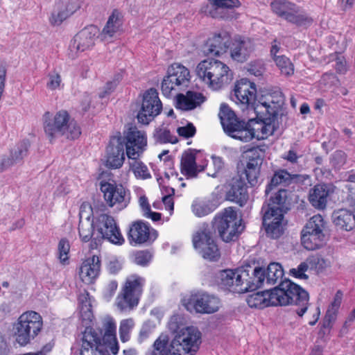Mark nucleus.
I'll return each mask as SVG.
<instances>
[{"mask_svg":"<svg viewBox=\"0 0 355 355\" xmlns=\"http://www.w3.org/2000/svg\"><path fill=\"white\" fill-rule=\"evenodd\" d=\"M173 316L168 323L169 329L175 332L174 338L169 346L168 338L161 335L153 344V350L147 355H195L201 343V333L193 327H187L179 330Z\"/></svg>","mask_w":355,"mask_h":355,"instance_id":"obj_1","label":"nucleus"},{"mask_svg":"<svg viewBox=\"0 0 355 355\" xmlns=\"http://www.w3.org/2000/svg\"><path fill=\"white\" fill-rule=\"evenodd\" d=\"M42 120L44 132L51 141L61 136L73 140L81 135L80 127L74 119H71L65 110L58 112L53 116L49 112H46Z\"/></svg>","mask_w":355,"mask_h":355,"instance_id":"obj_2","label":"nucleus"},{"mask_svg":"<svg viewBox=\"0 0 355 355\" xmlns=\"http://www.w3.org/2000/svg\"><path fill=\"white\" fill-rule=\"evenodd\" d=\"M218 116L223 130L229 137L243 142L250 141L255 137L257 129L253 127L255 119L247 122L240 120L225 103L220 105Z\"/></svg>","mask_w":355,"mask_h":355,"instance_id":"obj_3","label":"nucleus"},{"mask_svg":"<svg viewBox=\"0 0 355 355\" xmlns=\"http://www.w3.org/2000/svg\"><path fill=\"white\" fill-rule=\"evenodd\" d=\"M196 73L200 80L214 90L229 84L232 79L229 67L223 62L214 59L201 61L196 67Z\"/></svg>","mask_w":355,"mask_h":355,"instance_id":"obj_4","label":"nucleus"},{"mask_svg":"<svg viewBox=\"0 0 355 355\" xmlns=\"http://www.w3.org/2000/svg\"><path fill=\"white\" fill-rule=\"evenodd\" d=\"M275 294L278 306L295 304L301 306L296 310L299 316H302L308 309L309 295L307 291L288 279L282 281L275 287Z\"/></svg>","mask_w":355,"mask_h":355,"instance_id":"obj_5","label":"nucleus"},{"mask_svg":"<svg viewBox=\"0 0 355 355\" xmlns=\"http://www.w3.org/2000/svg\"><path fill=\"white\" fill-rule=\"evenodd\" d=\"M241 222L233 208L227 207L215 216L211 228L214 232L218 231L223 241L228 243L236 240L243 231L244 226Z\"/></svg>","mask_w":355,"mask_h":355,"instance_id":"obj_6","label":"nucleus"},{"mask_svg":"<svg viewBox=\"0 0 355 355\" xmlns=\"http://www.w3.org/2000/svg\"><path fill=\"white\" fill-rule=\"evenodd\" d=\"M43 326L41 315L35 311L22 313L13 324L14 336L20 346H26L41 331Z\"/></svg>","mask_w":355,"mask_h":355,"instance_id":"obj_7","label":"nucleus"},{"mask_svg":"<svg viewBox=\"0 0 355 355\" xmlns=\"http://www.w3.org/2000/svg\"><path fill=\"white\" fill-rule=\"evenodd\" d=\"M182 304L190 312L194 311L198 313L211 314L219 309L220 300L214 295L198 291L184 297Z\"/></svg>","mask_w":355,"mask_h":355,"instance_id":"obj_8","label":"nucleus"},{"mask_svg":"<svg viewBox=\"0 0 355 355\" xmlns=\"http://www.w3.org/2000/svg\"><path fill=\"white\" fill-rule=\"evenodd\" d=\"M96 230L94 243L98 245L103 239L116 245H122L125 240L114 218L106 214L99 215L94 220Z\"/></svg>","mask_w":355,"mask_h":355,"instance_id":"obj_9","label":"nucleus"},{"mask_svg":"<svg viewBox=\"0 0 355 355\" xmlns=\"http://www.w3.org/2000/svg\"><path fill=\"white\" fill-rule=\"evenodd\" d=\"M257 114V119L253 123V127H255V137L257 139H265L274 134L277 129V119L278 113L277 110L270 108V106L266 103L261 105H257L254 108Z\"/></svg>","mask_w":355,"mask_h":355,"instance_id":"obj_10","label":"nucleus"},{"mask_svg":"<svg viewBox=\"0 0 355 355\" xmlns=\"http://www.w3.org/2000/svg\"><path fill=\"white\" fill-rule=\"evenodd\" d=\"M144 279L132 275L128 277L117 297V306L121 311L132 310L137 306L142 293Z\"/></svg>","mask_w":355,"mask_h":355,"instance_id":"obj_11","label":"nucleus"},{"mask_svg":"<svg viewBox=\"0 0 355 355\" xmlns=\"http://www.w3.org/2000/svg\"><path fill=\"white\" fill-rule=\"evenodd\" d=\"M101 191L103 198L110 207H115L121 211L129 205L130 202V192L121 184L116 182H101Z\"/></svg>","mask_w":355,"mask_h":355,"instance_id":"obj_12","label":"nucleus"},{"mask_svg":"<svg viewBox=\"0 0 355 355\" xmlns=\"http://www.w3.org/2000/svg\"><path fill=\"white\" fill-rule=\"evenodd\" d=\"M190 82V72L184 66L174 63L167 70V75L164 78L161 89L162 94L169 97L175 87H187Z\"/></svg>","mask_w":355,"mask_h":355,"instance_id":"obj_13","label":"nucleus"},{"mask_svg":"<svg viewBox=\"0 0 355 355\" xmlns=\"http://www.w3.org/2000/svg\"><path fill=\"white\" fill-rule=\"evenodd\" d=\"M238 282L242 284V293L253 291L260 288L266 278L265 268L255 266L254 263H246L239 267Z\"/></svg>","mask_w":355,"mask_h":355,"instance_id":"obj_14","label":"nucleus"},{"mask_svg":"<svg viewBox=\"0 0 355 355\" xmlns=\"http://www.w3.org/2000/svg\"><path fill=\"white\" fill-rule=\"evenodd\" d=\"M162 110V103L159 98L156 89L150 88L143 95L141 107L137 113V119L139 123L148 125Z\"/></svg>","mask_w":355,"mask_h":355,"instance_id":"obj_15","label":"nucleus"},{"mask_svg":"<svg viewBox=\"0 0 355 355\" xmlns=\"http://www.w3.org/2000/svg\"><path fill=\"white\" fill-rule=\"evenodd\" d=\"M272 11L289 22L297 26L306 24L308 16L295 4L286 1L276 0L271 3Z\"/></svg>","mask_w":355,"mask_h":355,"instance_id":"obj_16","label":"nucleus"},{"mask_svg":"<svg viewBox=\"0 0 355 355\" xmlns=\"http://www.w3.org/2000/svg\"><path fill=\"white\" fill-rule=\"evenodd\" d=\"M248 159L245 168V174L248 183L254 187L258 183L260 169L265 157V150L259 146L252 147L244 152Z\"/></svg>","mask_w":355,"mask_h":355,"instance_id":"obj_17","label":"nucleus"},{"mask_svg":"<svg viewBox=\"0 0 355 355\" xmlns=\"http://www.w3.org/2000/svg\"><path fill=\"white\" fill-rule=\"evenodd\" d=\"M98 28L91 25L79 31L72 40L69 45V55L73 59L79 52L89 50L94 46L98 37Z\"/></svg>","mask_w":355,"mask_h":355,"instance_id":"obj_18","label":"nucleus"},{"mask_svg":"<svg viewBox=\"0 0 355 355\" xmlns=\"http://www.w3.org/2000/svg\"><path fill=\"white\" fill-rule=\"evenodd\" d=\"M157 232L150 228L148 223L141 220L133 222L129 227L128 239L130 244L152 243L157 237Z\"/></svg>","mask_w":355,"mask_h":355,"instance_id":"obj_19","label":"nucleus"},{"mask_svg":"<svg viewBox=\"0 0 355 355\" xmlns=\"http://www.w3.org/2000/svg\"><path fill=\"white\" fill-rule=\"evenodd\" d=\"M122 141L128 158L139 157L147 144L145 134L137 128H130L122 137Z\"/></svg>","mask_w":355,"mask_h":355,"instance_id":"obj_20","label":"nucleus"},{"mask_svg":"<svg viewBox=\"0 0 355 355\" xmlns=\"http://www.w3.org/2000/svg\"><path fill=\"white\" fill-rule=\"evenodd\" d=\"M262 212L263 213L262 223L266 236L272 239L280 238L284 234L287 225L284 214L271 213L269 211Z\"/></svg>","mask_w":355,"mask_h":355,"instance_id":"obj_21","label":"nucleus"},{"mask_svg":"<svg viewBox=\"0 0 355 355\" xmlns=\"http://www.w3.org/2000/svg\"><path fill=\"white\" fill-rule=\"evenodd\" d=\"M256 95L255 84L247 78H241L236 82L234 92L231 94V98L236 103L253 105L256 100Z\"/></svg>","mask_w":355,"mask_h":355,"instance_id":"obj_22","label":"nucleus"},{"mask_svg":"<svg viewBox=\"0 0 355 355\" xmlns=\"http://www.w3.org/2000/svg\"><path fill=\"white\" fill-rule=\"evenodd\" d=\"M80 355H110L101 339L92 329L86 328L82 338Z\"/></svg>","mask_w":355,"mask_h":355,"instance_id":"obj_23","label":"nucleus"},{"mask_svg":"<svg viewBox=\"0 0 355 355\" xmlns=\"http://www.w3.org/2000/svg\"><path fill=\"white\" fill-rule=\"evenodd\" d=\"M124 160L125 151L122 137H112L107 147L105 166L109 168H119L123 166Z\"/></svg>","mask_w":355,"mask_h":355,"instance_id":"obj_24","label":"nucleus"},{"mask_svg":"<svg viewBox=\"0 0 355 355\" xmlns=\"http://www.w3.org/2000/svg\"><path fill=\"white\" fill-rule=\"evenodd\" d=\"M229 47L232 58L239 62H245L254 50L253 41L241 35L234 36Z\"/></svg>","mask_w":355,"mask_h":355,"instance_id":"obj_25","label":"nucleus"},{"mask_svg":"<svg viewBox=\"0 0 355 355\" xmlns=\"http://www.w3.org/2000/svg\"><path fill=\"white\" fill-rule=\"evenodd\" d=\"M227 200L244 206L248 200V187L245 180L240 176L233 178L227 187Z\"/></svg>","mask_w":355,"mask_h":355,"instance_id":"obj_26","label":"nucleus"},{"mask_svg":"<svg viewBox=\"0 0 355 355\" xmlns=\"http://www.w3.org/2000/svg\"><path fill=\"white\" fill-rule=\"evenodd\" d=\"M82 4L81 0H61L58 1L51 14V24L53 26L60 25L64 20L79 10Z\"/></svg>","mask_w":355,"mask_h":355,"instance_id":"obj_27","label":"nucleus"},{"mask_svg":"<svg viewBox=\"0 0 355 355\" xmlns=\"http://www.w3.org/2000/svg\"><path fill=\"white\" fill-rule=\"evenodd\" d=\"M291 198L289 191L286 189H279L274 196H271L269 202L264 203L261 211H269L275 214H286L290 209Z\"/></svg>","mask_w":355,"mask_h":355,"instance_id":"obj_28","label":"nucleus"},{"mask_svg":"<svg viewBox=\"0 0 355 355\" xmlns=\"http://www.w3.org/2000/svg\"><path fill=\"white\" fill-rule=\"evenodd\" d=\"M327 223L320 214L312 216V250L323 247L329 238Z\"/></svg>","mask_w":355,"mask_h":355,"instance_id":"obj_29","label":"nucleus"},{"mask_svg":"<svg viewBox=\"0 0 355 355\" xmlns=\"http://www.w3.org/2000/svg\"><path fill=\"white\" fill-rule=\"evenodd\" d=\"M239 267L235 269H225L218 272L216 275L218 285L223 289L229 291L242 293L241 282H238L240 272H238Z\"/></svg>","mask_w":355,"mask_h":355,"instance_id":"obj_30","label":"nucleus"},{"mask_svg":"<svg viewBox=\"0 0 355 355\" xmlns=\"http://www.w3.org/2000/svg\"><path fill=\"white\" fill-rule=\"evenodd\" d=\"M207 98L202 93L187 91L185 94H178L175 96V107L183 111H190L200 107Z\"/></svg>","mask_w":355,"mask_h":355,"instance_id":"obj_31","label":"nucleus"},{"mask_svg":"<svg viewBox=\"0 0 355 355\" xmlns=\"http://www.w3.org/2000/svg\"><path fill=\"white\" fill-rule=\"evenodd\" d=\"M230 37L227 33L214 35L209 38L203 46V52L207 56H218L226 52L230 46Z\"/></svg>","mask_w":355,"mask_h":355,"instance_id":"obj_32","label":"nucleus"},{"mask_svg":"<svg viewBox=\"0 0 355 355\" xmlns=\"http://www.w3.org/2000/svg\"><path fill=\"white\" fill-rule=\"evenodd\" d=\"M240 5L239 0H208L202 11L213 18L229 19L232 17L223 14V10L238 8Z\"/></svg>","mask_w":355,"mask_h":355,"instance_id":"obj_33","label":"nucleus"},{"mask_svg":"<svg viewBox=\"0 0 355 355\" xmlns=\"http://www.w3.org/2000/svg\"><path fill=\"white\" fill-rule=\"evenodd\" d=\"M275 293V288L257 292L247 297V303L250 307L259 309L270 306H278Z\"/></svg>","mask_w":355,"mask_h":355,"instance_id":"obj_34","label":"nucleus"},{"mask_svg":"<svg viewBox=\"0 0 355 355\" xmlns=\"http://www.w3.org/2000/svg\"><path fill=\"white\" fill-rule=\"evenodd\" d=\"M100 268L101 261L99 257L93 255L83 262L80 268V277L83 282L90 284L98 276Z\"/></svg>","mask_w":355,"mask_h":355,"instance_id":"obj_35","label":"nucleus"},{"mask_svg":"<svg viewBox=\"0 0 355 355\" xmlns=\"http://www.w3.org/2000/svg\"><path fill=\"white\" fill-rule=\"evenodd\" d=\"M334 224L338 228L350 231L355 227V214L352 210L339 209L332 214Z\"/></svg>","mask_w":355,"mask_h":355,"instance_id":"obj_36","label":"nucleus"},{"mask_svg":"<svg viewBox=\"0 0 355 355\" xmlns=\"http://www.w3.org/2000/svg\"><path fill=\"white\" fill-rule=\"evenodd\" d=\"M329 189L327 184H317L312 193V206L318 209H324L327 206Z\"/></svg>","mask_w":355,"mask_h":355,"instance_id":"obj_37","label":"nucleus"},{"mask_svg":"<svg viewBox=\"0 0 355 355\" xmlns=\"http://www.w3.org/2000/svg\"><path fill=\"white\" fill-rule=\"evenodd\" d=\"M209 232L202 234V237L205 239H208V243H205V245L198 249L199 253L202 255L204 259H209L210 261H218L220 258V254L218 245L215 240H211L209 237Z\"/></svg>","mask_w":355,"mask_h":355,"instance_id":"obj_38","label":"nucleus"},{"mask_svg":"<svg viewBox=\"0 0 355 355\" xmlns=\"http://www.w3.org/2000/svg\"><path fill=\"white\" fill-rule=\"evenodd\" d=\"M297 177V175H291L286 170H279L275 171L272 177L270 182L266 188L265 193L268 195L274 187L280 184L288 185L291 183L292 180Z\"/></svg>","mask_w":355,"mask_h":355,"instance_id":"obj_39","label":"nucleus"},{"mask_svg":"<svg viewBox=\"0 0 355 355\" xmlns=\"http://www.w3.org/2000/svg\"><path fill=\"white\" fill-rule=\"evenodd\" d=\"M181 171L189 178L198 175L196 155L192 152H185L181 159Z\"/></svg>","mask_w":355,"mask_h":355,"instance_id":"obj_40","label":"nucleus"},{"mask_svg":"<svg viewBox=\"0 0 355 355\" xmlns=\"http://www.w3.org/2000/svg\"><path fill=\"white\" fill-rule=\"evenodd\" d=\"M116 13V11L114 10L112 15L110 16L106 25L101 32V37L103 40L112 37L121 26V21Z\"/></svg>","mask_w":355,"mask_h":355,"instance_id":"obj_41","label":"nucleus"},{"mask_svg":"<svg viewBox=\"0 0 355 355\" xmlns=\"http://www.w3.org/2000/svg\"><path fill=\"white\" fill-rule=\"evenodd\" d=\"M265 270V281L268 284H275L278 280H280V282L282 281V279L284 276V270L279 263H270Z\"/></svg>","mask_w":355,"mask_h":355,"instance_id":"obj_42","label":"nucleus"},{"mask_svg":"<svg viewBox=\"0 0 355 355\" xmlns=\"http://www.w3.org/2000/svg\"><path fill=\"white\" fill-rule=\"evenodd\" d=\"M96 226L94 220L90 221L89 217L86 218L85 221L80 220L78 225V233L81 240L83 242H88L95 237Z\"/></svg>","mask_w":355,"mask_h":355,"instance_id":"obj_43","label":"nucleus"},{"mask_svg":"<svg viewBox=\"0 0 355 355\" xmlns=\"http://www.w3.org/2000/svg\"><path fill=\"white\" fill-rule=\"evenodd\" d=\"M31 144L28 140H23L19 142L10 151V157H6L12 162V165L21 162L28 155Z\"/></svg>","mask_w":355,"mask_h":355,"instance_id":"obj_44","label":"nucleus"},{"mask_svg":"<svg viewBox=\"0 0 355 355\" xmlns=\"http://www.w3.org/2000/svg\"><path fill=\"white\" fill-rule=\"evenodd\" d=\"M205 232H209V237H210L211 240H215V232L213 231L212 228L209 227L208 225H204L193 235L192 241L195 249L198 250L205 245V243H208V239H205L201 236Z\"/></svg>","mask_w":355,"mask_h":355,"instance_id":"obj_45","label":"nucleus"},{"mask_svg":"<svg viewBox=\"0 0 355 355\" xmlns=\"http://www.w3.org/2000/svg\"><path fill=\"white\" fill-rule=\"evenodd\" d=\"M218 205L212 200L194 202L192 205V211L198 217H203L209 215L216 210Z\"/></svg>","mask_w":355,"mask_h":355,"instance_id":"obj_46","label":"nucleus"},{"mask_svg":"<svg viewBox=\"0 0 355 355\" xmlns=\"http://www.w3.org/2000/svg\"><path fill=\"white\" fill-rule=\"evenodd\" d=\"M80 313L83 320H92L93 313L92 311V304L89 298V293L85 292L79 297Z\"/></svg>","mask_w":355,"mask_h":355,"instance_id":"obj_47","label":"nucleus"},{"mask_svg":"<svg viewBox=\"0 0 355 355\" xmlns=\"http://www.w3.org/2000/svg\"><path fill=\"white\" fill-rule=\"evenodd\" d=\"M139 157L129 158L132 161L129 162L130 168L134 172L135 176L146 179L150 177L147 166L141 161L138 160Z\"/></svg>","mask_w":355,"mask_h":355,"instance_id":"obj_48","label":"nucleus"},{"mask_svg":"<svg viewBox=\"0 0 355 355\" xmlns=\"http://www.w3.org/2000/svg\"><path fill=\"white\" fill-rule=\"evenodd\" d=\"M153 137H154L156 143L175 144L176 142H178L177 137L175 136L172 135L170 130L166 128L156 129L153 134Z\"/></svg>","mask_w":355,"mask_h":355,"instance_id":"obj_49","label":"nucleus"},{"mask_svg":"<svg viewBox=\"0 0 355 355\" xmlns=\"http://www.w3.org/2000/svg\"><path fill=\"white\" fill-rule=\"evenodd\" d=\"M276 65L279 69L281 73L285 76H291L294 72V67L290 60L284 55L277 56L274 58Z\"/></svg>","mask_w":355,"mask_h":355,"instance_id":"obj_50","label":"nucleus"},{"mask_svg":"<svg viewBox=\"0 0 355 355\" xmlns=\"http://www.w3.org/2000/svg\"><path fill=\"white\" fill-rule=\"evenodd\" d=\"M329 266V259L320 254L312 256V270H314L318 275L324 273Z\"/></svg>","mask_w":355,"mask_h":355,"instance_id":"obj_51","label":"nucleus"},{"mask_svg":"<svg viewBox=\"0 0 355 355\" xmlns=\"http://www.w3.org/2000/svg\"><path fill=\"white\" fill-rule=\"evenodd\" d=\"M70 250V245L69 241L66 238L60 240L58 245V259L61 263L65 265L69 263V252Z\"/></svg>","mask_w":355,"mask_h":355,"instance_id":"obj_52","label":"nucleus"},{"mask_svg":"<svg viewBox=\"0 0 355 355\" xmlns=\"http://www.w3.org/2000/svg\"><path fill=\"white\" fill-rule=\"evenodd\" d=\"M339 80L337 76L333 73H326L323 74L320 80V85L324 90L331 89L334 86L338 85Z\"/></svg>","mask_w":355,"mask_h":355,"instance_id":"obj_53","label":"nucleus"},{"mask_svg":"<svg viewBox=\"0 0 355 355\" xmlns=\"http://www.w3.org/2000/svg\"><path fill=\"white\" fill-rule=\"evenodd\" d=\"M132 326L133 321L132 319L123 320L121 322L119 327V334L122 342L125 343L129 340V334Z\"/></svg>","mask_w":355,"mask_h":355,"instance_id":"obj_54","label":"nucleus"},{"mask_svg":"<svg viewBox=\"0 0 355 355\" xmlns=\"http://www.w3.org/2000/svg\"><path fill=\"white\" fill-rule=\"evenodd\" d=\"M327 40L330 48L334 51V54L342 53L346 48L345 39H342L341 37H339V40H336L334 36H329Z\"/></svg>","mask_w":355,"mask_h":355,"instance_id":"obj_55","label":"nucleus"},{"mask_svg":"<svg viewBox=\"0 0 355 355\" xmlns=\"http://www.w3.org/2000/svg\"><path fill=\"white\" fill-rule=\"evenodd\" d=\"M152 259L151 253L148 250H141L137 252L134 255V261L136 264L146 266Z\"/></svg>","mask_w":355,"mask_h":355,"instance_id":"obj_56","label":"nucleus"},{"mask_svg":"<svg viewBox=\"0 0 355 355\" xmlns=\"http://www.w3.org/2000/svg\"><path fill=\"white\" fill-rule=\"evenodd\" d=\"M116 324L114 321L110 318L105 323V334L103 340L108 341L109 340H115L116 338Z\"/></svg>","mask_w":355,"mask_h":355,"instance_id":"obj_57","label":"nucleus"},{"mask_svg":"<svg viewBox=\"0 0 355 355\" xmlns=\"http://www.w3.org/2000/svg\"><path fill=\"white\" fill-rule=\"evenodd\" d=\"M330 59L336 62L335 69L339 73H345L347 71L346 60L341 53L331 54Z\"/></svg>","mask_w":355,"mask_h":355,"instance_id":"obj_58","label":"nucleus"},{"mask_svg":"<svg viewBox=\"0 0 355 355\" xmlns=\"http://www.w3.org/2000/svg\"><path fill=\"white\" fill-rule=\"evenodd\" d=\"M309 268V265L306 262H302L297 268H291L289 271V274L298 279H308L309 275L305 274Z\"/></svg>","mask_w":355,"mask_h":355,"instance_id":"obj_59","label":"nucleus"},{"mask_svg":"<svg viewBox=\"0 0 355 355\" xmlns=\"http://www.w3.org/2000/svg\"><path fill=\"white\" fill-rule=\"evenodd\" d=\"M301 243L308 250H311V227L307 222L301 232Z\"/></svg>","mask_w":355,"mask_h":355,"instance_id":"obj_60","label":"nucleus"},{"mask_svg":"<svg viewBox=\"0 0 355 355\" xmlns=\"http://www.w3.org/2000/svg\"><path fill=\"white\" fill-rule=\"evenodd\" d=\"M180 136L189 139L195 135L196 129L191 123H188L186 126L179 127L177 130Z\"/></svg>","mask_w":355,"mask_h":355,"instance_id":"obj_61","label":"nucleus"},{"mask_svg":"<svg viewBox=\"0 0 355 355\" xmlns=\"http://www.w3.org/2000/svg\"><path fill=\"white\" fill-rule=\"evenodd\" d=\"M11 346L5 334L0 332V355H10Z\"/></svg>","mask_w":355,"mask_h":355,"instance_id":"obj_62","label":"nucleus"},{"mask_svg":"<svg viewBox=\"0 0 355 355\" xmlns=\"http://www.w3.org/2000/svg\"><path fill=\"white\" fill-rule=\"evenodd\" d=\"M338 311L328 308L322 324L331 328L333 323L336 321Z\"/></svg>","mask_w":355,"mask_h":355,"instance_id":"obj_63","label":"nucleus"},{"mask_svg":"<svg viewBox=\"0 0 355 355\" xmlns=\"http://www.w3.org/2000/svg\"><path fill=\"white\" fill-rule=\"evenodd\" d=\"M49 81L47 83V87L51 89H57L61 83V77L60 74L55 71L49 75Z\"/></svg>","mask_w":355,"mask_h":355,"instance_id":"obj_64","label":"nucleus"}]
</instances>
